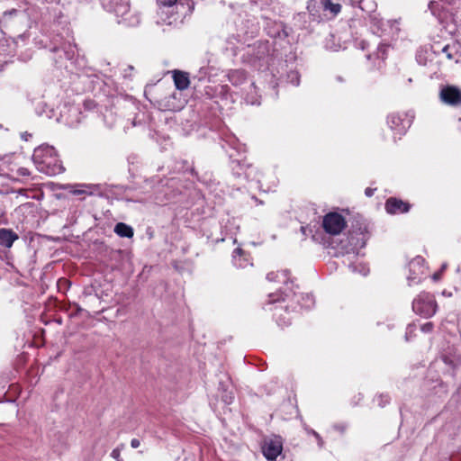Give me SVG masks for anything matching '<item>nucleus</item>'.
I'll use <instances>...</instances> for the list:
<instances>
[{
	"instance_id": "nucleus-1",
	"label": "nucleus",
	"mask_w": 461,
	"mask_h": 461,
	"mask_svg": "<svg viewBox=\"0 0 461 461\" xmlns=\"http://www.w3.org/2000/svg\"><path fill=\"white\" fill-rule=\"evenodd\" d=\"M32 161L40 172L49 176H56L65 170L52 146L41 145L36 148L32 154Z\"/></svg>"
},
{
	"instance_id": "nucleus-2",
	"label": "nucleus",
	"mask_w": 461,
	"mask_h": 461,
	"mask_svg": "<svg viewBox=\"0 0 461 461\" xmlns=\"http://www.w3.org/2000/svg\"><path fill=\"white\" fill-rule=\"evenodd\" d=\"M161 14H170L167 21L163 22L172 24L177 20H183L190 15L194 9V0H157Z\"/></svg>"
},
{
	"instance_id": "nucleus-3",
	"label": "nucleus",
	"mask_w": 461,
	"mask_h": 461,
	"mask_svg": "<svg viewBox=\"0 0 461 461\" xmlns=\"http://www.w3.org/2000/svg\"><path fill=\"white\" fill-rule=\"evenodd\" d=\"M101 4L104 10L114 14L119 24L134 27L140 22V15L131 11L129 0H101Z\"/></svg>"
},
{
	"instance_id": "nucleus-4",
	"label": "nucleus",
	"mask_w": 461,
	"mask_h": 461,
	"mask_svg": "<svg viewBox=\"0 0 461 461\" xmlns=\"http://www.w3.org/2000/svg\"><path fill=\"white\" fill-rule=\"evenodd\" d=\"M438 304L432 294L420 293L412 302V310L423 318H430L437 312Z\"/></svg>"
},
{
	"instance_id": "nucleus-5",
	"label": "nucleus",
	"mask_w": 461,
	"mask_h": 461,
	"mask_svg": "<svg viewBox=\"0 0 461 461\" xmlns=\"http://www.w3.org/2000/svg\"><path fill=\"white\" fill-rule=\"evenodd\" d=\"M347 226L345 218L338 212H329L322 220V228L330 235L339 234Z\"/></svg>"
},
{
	"instance_id": "nucleus-6",
	"label": "nucleus",
	"mask_w": 461,
	"mask_h": 461,
	"mask_svg": "<svg viewBox=\"0 0 461 461\" xmlns=\"http://www.w3.org/2000/svg\"><path fill=\"white\" fill-rule=\"evenodd\" d=\"M412 118L407 113H393L387 117V124L396 134L402 135L410 128Z\"/></svg>"
},
{
	"instance_id": "nucleus-7",
	"label": "nucleus",
	"mask_w": 461,
	"mask_h": 461,
	"mask_svg": "<svg viewBox=\"0 0 461 461\" xmlns=\"http://www.w3.org/2000/svg\"><path fill=\"white\" fill-rule=\"evenodd\" d=\"M283 442L279 436L267 438L262 444V453L267 461H276V457L282 453Z\"/></svg>"
},
{
	"instance_id": "nucleus-8",
	"label": "nucleus",
	"mask_w": 461,
	"mask_h": 461,
	"mask_svg": "<svg viewBox=\"0 0 461 461\" xmlns=\"http://www.w3.org/2000/svg\"><path fill=\"white\" fill-rule=\"evenodd\" d=\"M352 231L349 232L350 244L355 249L364 248L370 237L368 225L357 221L356 225H352Z\"/></svg>"
},
{
	"instance_id": "nucleus-9",
	"label": "nucleus",
	"mask_w": 461,
	"mask_h": 461,
	"mask_svg": "<svg viewBox=\"0 0 461 461\" xmlns=\"http://www.w3.org/2000/svg\"><path fill=\"white\" fill-rule=\"evenodd\" d=\"M439 99L449 106L461 105V89L452 85L443 86L440 87Z\"/></svg>"
},
{
	"instance_id": "nucleus-10",
	"label": "nucleus",
	"mask_w": 461,
	"mask_h": 461,
	"mask_svg": "<svg viewBox=\"0 0 461 461\" xmlns=\"http://www.w3.org/2000/svg\"><path fill=\"white\" fill-rule=\"evenodd\" d=\"M385 211L389 214H399L408 212L411 209V204L396 197H390L386 200Z\"/></svg>"
},
{
	"instance_id": "nucleus-11",
	"label": "nucleus",
	"mask_w": 461,
	"mask_h": 461,
	"mask_svg": "<svg viewBox=\"0 0 461 461\" xmlns=\"http://www.w3.org/2000/svg\"><path fill=\"white\" fill-rule=\"evenodd\" d=\"M424 258L422 257H416L409 263L410 276H408L409 285L411 282L419 283L420 281V276L424 273Z\"/></svg>"
},
{
	"instance_id": "nucleus-12",
	"label": "nucleus",
	"mask_w": 461,
	"mask_h": 461,
	"mask_svg": "<svg viewBox=\"0 0 461 461\" xmlns=\"http://www.w3.org/2000/svg\"><path fill=\"white\" fill-rule=\"evenodd\" d=\"M253 167L250 165H245L244 163H241L239 160H232L231 161V170L232 174L237 178H245L247 180L253 179L252 177V171Z\"/></svg>"
},
{
	"instance_id": "nucleus-13",
	"label": "nucleus",
	"mask_w": 461,
	"mask_h": 461,
	"mask_svg": "<svg viewBox=\"0 0 461 461\" xmlns=\"http://www.w3.org/2000/svg\"><path fill=\"white\" fill-rule=\"evenodd\" d=\"M173 79L176 88L180 91L187 89L190 85L189 74L185 71L174 70Z\"/></svg>"
},
{
	"instance_id": "nucleus-14",
	"label": "nucleus",
	"mask_w": 461,
	"mask_h": 461,
	"mask_svg": "<svg viewBox=\"0 0 461 461\" xmlns=\"http://www.w3.org/2000/svg\"><path fill=\"white\" fill-rule=\"evenodd\" d=\"M320 5L325 14L330 18L337 16L341 11V5L333 0H321Z\"/></svg>"
},
{
	"instance_id": "nucleus-15",
	"label": "nucleus",
	"mask_w": 461,
	"mask_h": 461,
	"mask_svg": "<svg viewBox=\"0 0 461 461\" xmlns=\"http://www.w3.org/2000/svg\"><path fill=\"white\" fill-rule=\"evenodd\" d=\"M267 279L270 282L283 283L285 286H288L289 283L293 284V281L290 279V271L288 269L269 272L267 275Z\"/></svg>"
},
{
	"instance_id": "nucleus-16",
	"label": "nucleus",
	"mask_w": 461,
	"mask_h": 461,
	"mask_svg": "<svg viewBox=\"0 0 461 461\" xmlns=\"http://www.w3.org/2000/svg\"><path fill=\"white\" fill-rule=\"evenodd\" d=\"M18 238V235L11 229H0V246L11 248Z\"/></svg>"
},
{
	"instance_id": "nucleus-17",
	"label": "nucleus",
	"mask_w": 461,
	"mask_h": 461,
	"mask_svg": "<svg viewBox=\"0 0 461 461\" xmlns=\"http://www.w3.org/2000/svg\"><path fill=\"white\" fill-rule=\"evenodd\" d=\"M228 78L233 86L241 85L246 81V72L241 69L230 70L228 74Z\"/></svg>"
},
{
	"instance_id": "nucleus-18",
	"label": "nucleus",
	"mask_w": 461,
	"mask_h": 461,
	"mask_svg": "<svg viewBox=\"0 0 461 461\" xmlns=\"http://www.w3.org/2000/svg\"><path fill=\"white\" fill-rule=\"evenodd\" d=\"M113 230L122 238H132L134 234L132 227L124 222H118Z\"/></svg>"
},
{
	"instance_id": "nucleus-19",
	"label": "nucleus",
	"mask_w": 461,
	"mask_h": 461,
	"mask_svg": "<svg viewBox=\"0 0 461 461\" xmlns=\"http://www.w3.org/2000/svg\"><path fill=\"white\" fill-rule=\"evenodd\" d=\"M290 292H291L292 295L294 298H296L297 303H299L302 307L310 308L312 305L314 304V299L312 294H297L294 291L292 290V288L290 289Z\"/></svg>"
},
{
	"instance_id": "nucleus-20",
	"label": "nucleus",
	"mask_w": 461,
	"mask_h": 461,
	"mask_svg": "<svg viewBox=\"0 0 461 461\" xmlns=\"http://www.w3.org/2000/svg\"><path fill=\"white\" fill-rule=\"evenodd\" d=\"M428 8L430 11L431 14L435 16L440 23L443 21V6L439 2L429 1Z\"/></svg>"
},
{
	"instance_id": "nucleus-21",
	"label": "nucleus",
	"mask_w": 461,
	"mask_h": 461,
	"mask_svg": "<svg viewBox=\"0 0 461 461\" xmlns=\"http://www.w3.org/2000/svg\"><path fill=\"white\" fill-rule=\"evenodd\" d=\"M389 48L390 46L388 44H379L375 52L376 58L384 60L387 58Z\"/></svg>"
},
{
	"instance_id": "nucleus-22",
	"label": "nucleus",
	"mask_w": 461,
	"mask_h": 461,
	"mask_svg": "<svg viewBox=\"0 0 461 461\" xmlns=\"http://www.w3.org/2000/svg\"><path fill=\"white\" fill-rule=\"evenodd\" d=\"M442 360L448 366L456 367L459 365L460 359L456 357L447 355V353L442 355Z\"/></svg>"
},
{
	"instance_id": "nucleus-23",
	"label": "nucleus",
	"mask_w": 461,
	"mask_h": 461,
	"mask_svg": "<svg viewBox=\"0 0 461 461\" xmlns=\"http://www.w3.org/2000/svg\"><path fill=\"white\" fill-rule=\"evenodd\" d=\"M98 185H86L85 188H76L72 191L74 194L79 195L83 194H93L94 190L97 189Z\"/></svg>"
},
{
	"instance_id": "nucleus-24",
	"label": "nucleus",
	"mask_w": 461,
	"mask_h": 461,
	"mask_svg": "<svg viewBox=\"0 0 461 461\" xmlns=\"http://www.w3.org/2000/svg\"><path fill=\"white\" fill-rule=\"evenodd\" d=\"M290 296V294H286L285 292L280 293H275L269 294V303L278 302V301H285V298H288Z\"/></svg>"
},
{
	"instance_id": "nucleus-25",
	"label": "nucleus",
	"mask_w": 461,
	"mask_h": 461,
	"mask_svg": "<svg viewBox=\"0 0 461 461\" xmlns=\"http://www.w3.org/2000/svg\"><path fill=\"white\" fill-rule=\"evenodd\" d=\"M287 80L294 86H298L300 84V74L297 71H290L287 74Z\"/></svg>"
},
{
	"instance_id": "nucleus-26",
	"label": "nucleus",
	"mask_w": 461,
	"mask_h": 461,
	"mask_svg": "<svg viewBox=\"0 0 461 461\" xmlns=\"http://www.w3.org/2000/svg\"><path fill=\"white\" fill-rule=\"evenodd\" d=\"M221 400L225 404H230L232 403L234 400V395L231 391H228L227 389H224L221 393Z\"/></svg>"
},
{
	"instance_id": "nucleus-27",
	"label": "nucleus",
	"mask_w": 461,
	"mask_h": 461,
	"mask_svg": "<svg viewBox=\"0 0 461 461\" xmlns=\"http://www.w3.org/2000/svg\"><path fill=\"white\" fill-rule=\"evenodd\" d=\"M416 325L414 323H411L406 328L405 339L409 341L412 337L415 336Z\"/></svg>"
},
{
	"instance_id": "nucleus-28",
	"label": "nucleus",
	"mask_w": 461,
	"mask_h": 461,
	"mask_svg": "<svg viewBox=\"0 0 461 461\" xmlns=\"http://www.w3.org/2000/svg\"><path fill=\"white\" fill-rule=\"evenodd\" d=\"M377 403L380 407L385 406L390 401V397L387 394H380L376 398Z\"/></svg>"
},
{
	"instance_id": "nucleus-29",
	"label": "nucleus",
	"mask_w": 461,
	"mask_h": 461,
	"mask_svg": "<svg viewBox=\"0 0 461 461\" xmlns=\"http://www.w3.org/2000/svg\"><path fill=\"white\" fill-rule=\"evenodd\" d=\"M434 329V324L432 322H426L425 324H423L421 327H420V330L421 331L425 332V333H429L433 330Z\"/></svg>"
},
{
	"instance_id": "nucleus-30",
	"label": "nucleus",
	"mask_w": 461,
	"mask_h": 461,
	"mask_svg": "<svg viewBox=\"0 0 461 461\" xmlns=\"http://www.w3.org/2000/svg\"><path fill=\"white\" fill-rule=\"evenodd\" d=\"M442 53L446 54V56L448 59H452L454 58L449 45H446L442 48Z\"/></svg>"
},
{
	"instance_id": "nucleus-31",
	"label": "nucleus",
	"mask_w": 461,
	"mask_h": 461,
	"mask_svg": "<svg viewBox=\"0 0 461 461\" xmlns=\"http://www.w3.org/2000/svg\"><path fill=\"white\" fill-rule=\"evenodd\" d=\"M111 456L113 458H114L116 461H122V457H121V450L119 447H116L114 448L112 453H111Z\"/></svg>"
},
{
	"instance_id": "nucleus-32",
	"label": "nucleus",
	"mask_w": 461,
	"mask_h": 461,
	"mask_svg": "<svg viewBox=\"0 0 461 461\" xmlns=\"http://www.w3.org/2000/svg\"><path fill=\"white\" fill-rule=\"evenodd\" d=\"M311 433L315 437V439L318 441V445L321 447L323 446V440L320 434L314 430H312Z\"/></svg>"
},
{
	"instance_id": "nucleus-33",
	"label": "nucleus",
	"mask_w": 461,
	"mask_h": 461,
	"mask_svg": "<svg viewBox=\"0 0 461 461\" xmlns=\"http://www.w3.org/2000/svg\"><path fill=\"white\" fill-rule=\"evenodd\" d=\"M18 172L23 176H30V171L27 168H25V167H20L18 169Z\"/></svg>"
},
{
	"instance_id": "nucleus-34",
	"label": "nucleus",
	"mask_w": 461,
	"mask_h": 461,
	"mask_svg": "<svg viewBox=\"0 0 461 461\" xmlns=\"http://www.w3.org/2000/svg\"><path fill=\"white\" fill-rule=\"evenodd\" d=\"M140 445V442L138 438H132L131 441V446L132 448H137Z\"/></svg>"
},
{
	"instance_id": "nucleus-35",
	"label": "nucleus",
	"mask_w": 461,
	"mask_h": 461,
	"mask_svg": "<svg viewBox=\"0 0 461 461\" xmlns=\"http://www.w3.org/2000/svg\"><path fill=\"white\" fill-rule=\"evenodd\" d=\"M350 4L352 5H358L362 10H364V7L362 6L363 0H349Z\"/></svg>"
},
{
	"instance_id": "nucleus-36",
	"label": "nucleus",
	"mask_w": 461,
	"mask_h": 461,
	"mask_svg": "<svg viewBox=\"0 0 461 461\" xmlns=\"http://www.w3.org/2000/svg\"><path fill=\"white\" fill-rule=\"evenodd\" d=\"M375 189H373L371 187H367L366 188L365 190V194L367 196V197H371L373 194H374V192H375Z\"/></svg>"
},
{
	"instance_id": "nucleus-37",
	"label": "nucleus",
	"mask_w": 461,
	"mask_h": 461,
	"mask_svg": "<svg viewBox=\"0 0 461 461\" xmlns=\"http://www.w3.org/2000/svg\"><path fill=\"white\" fill-rule=\"evenodd\" d=\"M440 276H441V272H440V271H438V272H437V273H435V274L433 275L432 278H433L435 281H437V280H438V279L440 278Z\"/></svg>"
},
{
	"instance_id": "nucleus-38",
	"label": "nucleus",
	"mask_w": 461,
	"mask_h": 461,
	"mask_svg": "<svg viewBox=\"0 0 461 461\" xmlns=\"http://www.w3.org/2000/svg\"><path fill=\"white\" fill-rule=\"evenodd\" d=\"M93 105V102L92 101H86L85 102V106L88 109H90Z\"/></svg>"
},
{
	"instance_id": "nucleus-39",
	"label": "nucleus",
	"mask_w": 461,
	"mask_h": 461,
	"mask_svg": "<svg viewBox=\"0 0 461 461\" xmlns=\"http://www.w3.org/2000/svg\"><path fill=\"white\" fill-rule=\"evenodd\" d=\"M335 429H338V430H340L341 432L344 431L345 428L342 427V426H339V425H336L335 426Z\"/></svg>"
},
{
	"instance_id": "nucleus-40",
	"label": "nucleus",
	"mask_w": 461,
	"mask_h": 461,
	"mask_svg": "<svg viewBox=\"0 0 461 461\" xmlns=\"http://www.w3.org/2000/svg\"><path fill=\"white\" fill-rule=\"evenodd\" d=\"M27 136H30V137H31L32 135H31V134H28L27 132H25V133H23V134L22 135V138H23V140H28V139H27Z\"/></svg>"
},
{
	"instance_id": "nucleus-41",
	"label": "nucleus",
	"mask_w": 461,
	"mask_h": 461,
	"mask_svg": "<svg viewBox=\"0 0 461 461\" xmlns=\"http://www.w3.org/2000/svg\"><path fill=\"white\" fill-rule=\"evenodd\" d=\"M446 268H447V264H443L439 271H440V272H442V271H444Z\"/></svg>"
},
{
	"instance_id": "nucleus-42",
	"label": "nucleus",
	"mask_w": 461,
	"mask_h": 461,
	"mask_svg": "<svg viewBox=\"0 0 461 461\" xmlns=\"http://www.w3.org/2000/svg\"><path fill=\"white\" fill-rule=\"evenodd\" d=\"M301 230L303 234H305V231H306V227H301Z\"/></svg>"
},
{
	"instance_id": "nucleus-43",
	"label": "nucleus",
	"mask_w": 461,
	"mask_h": 461,
	"mask_svg": "<svg viewBox=\"0 0 461 461\" xmlns=\"http://www.w3.org/2000/svg\"><path fill=\"white\" fill-rule=\"evenodd\" d=\"M235 251H237V253H240L241 251L240 249H236Z\"/></svg>"
},
{
	"instance_id": "nucleus-44",
	"label": "nucleus",
	"mask_w": 461,
	"mask_h": 461,
	"mask_svg": "<svg viewBox=\"0 0 461 461\" xmlns=\"http://www.w3.org/2000/svg\"><path fill=\"white\" fill-rule=\"evenodd\" d=\"M371 57H372V56H371L370 54H369V55H366V58H367L368 59H371Z\"/></svg>"
},
{
	"instance_id": "nucleus-45",
	"label": "nucleus",
	"mask_w": 461,
	"mask_h": 461,
	"mask_svg": "<svg viewBox=\"0 0 461 461\" xmlns=\"http://www.w3.org/2000/svg\"><path fill=\"white\" fill-rule=\"evenodd\" d=\"M408 82H409V83H411V82H412V79H411V78H409V79H408Z\"/></svg>"
}]
</instances>
